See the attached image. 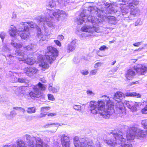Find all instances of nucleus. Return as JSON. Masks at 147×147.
I'll use <instances>...</instances> for the list:
<instances>
[{
  "instance_id": "obj_39",
  "label": "nucleus",
  "mask_w": 147,
  "mask_h": 147,
  "mask_svg": "<svg viewBox=\"0 0 147 147\" xmlns=\"http://www.w3.org/2000/svg\"><path fill=\"white\" fill-rule=\"evenodd\" d=\"M141 112L143 114L147 113V104L144 108L142 109Z\"/></svg>"
},
{
  "instance_id": "obj_46",
  "label": "nucleus",
  "mask_w": 147,
  "mask_h": 147,
  "mask_svg": "<svg viewBox=\"0 0 147 147\" xmlns=\"http://www.w3.org/2000/svg\"><path fill=\"white\" fill-rule=\"evenodd\" d=\"M51 108L49 107H43L41 108V111H43L44 110H49Z\"/></svg>"
},
{
  "instance_id": "obj_33",
  "label": "nucleus",
  "mask_w": 147,
  "mask_h": 147,
  "mask_svg": "<svg viewBox=\"0 0 147 147\" xmlns=\"http://www.w3.org/2000/svg\"><path fill=\"white\" fill-rule=\"evenodd\" d=\"M6 35V34L3 32H2L0 33V38L1 39L3 42H4V39Z\"/></svg>"
},
{
  "instance_id": "obj_62",
  "label": "nucleus",
  "mask_w": 147,
  "mask_h": 147,
  "mask_svg": "<svg viewBox=\"0 0 147 147\" xmlns=\"http://www.w3.org/2000/svg\"><path fill=\"white\" fill-rule=\"evenodd\" d=\"M137 60V59H132L130 60V62L131 63H135Z\"/></svg>"
},
{
  "instance_id": "obj_29",
  "label": "nucleus",
  "mask_w": 147,
  "mask_h": 147,
  "mask_svg": "<svg viewBox=\"0 0 147 147\" xmlns=\"http://www.w3.org/2000/svg\"><path fill=\"white\" fill-rule=\"evenodd\" d=\"M9 35L12 38V39L14 40L16 38V34L15 31L14 30H11L9 31Z\"/></svg>"
},
{
  "instance_id": "obj_47",
  "label": "nucleus",
  "mask_w": 147,
  "mask_h": 147,
  "mask_svg": "<svg viewBox=\"0 0 147 147\" xmlns=\"http://www.w3.org/2000/svg\"><path fill=\"white\" fill-rule=\"evenodd\" d=\"M47 115L48 116H54L56 115V114L54 113L47 112Z\"/></svg>"
},
{
  "instance_id": "obj_20",
  "label": "nucleus",
  "mask_w": 147,
  "mask_h": 147,
  "mask_svg": "<svg viewBox=\"0 0 147 147\" xmlns=\"http://www.w3.org/2000/svg\"><path fill=\"white\" fill-rule=\"evenodd\" d=\"M26 73L30 76L33 74H36L38 72V69L34 67H30L27 68L26 70Z\"/></svg>"
},
{
  "instance_id": "obj_8",
  "label": "nucleus",
  "mask_w": 147,
  "mask_h": 147,
  "mask_svg": "<svg viewBox=\"0 0 147 147\" xmlns=\"http://www.w3.org/2000/svg\"><path fill=\"white\" fill-rule=\"evenodd\" d=\"M15 55L22 57L23 59H26L28 65H32L36 62L35 58L34 56L29 57L27 55L26 52L23 50L17 49L15 51Z\"/></svg>"
},
{
  "instance_id": "obj_24",
  "label": "nucleus",
  "mask_w": 147,
  "mask_h": 147,
  "mask_svg": "<svg viewBox=\"0 0 147 147\" xmlns=\"http://www.w3.org/2000/svg\"><path fill=\"white\" fill-rule=\"evenodd\" d=\"M85 15L83 16H80L79 18L77 19V23L78 25H80L82 24L84 21V17Z\"/></svg>"
},
{
  "instance_id": "obj_5",
  "label": "nucleus",
  "mask_w": 147,
  "mask_h": 147,
  "mask_svg": "<svg viewBox=\"0 0 147 147\" xmlns=\"http://www.w3.org/2000/svg\"><path fill=\"white\" fill-rule=\"evenodd\" d=\"M95 10V7L92 6H89L88 7V11H90V14H92L94 12V14L98 18V19H97L95 16H93L92 15L88 17L86 22H91L93 25H97L99 22V20H100L101 21L102 20L105 16L104 13V11H96Z\"/></svg>"
},
{
  "instance_id": "obj_34",
  "label": "nucleus",
  "mask_w": 147,
  "mask_h": 147,
  "mask_svg": "<svg viewBox=\"0 0 147 147\" xmlns=\"http://www.w3.org/2000/svg\"><path fill=\"white\" fill-rule=\"evenodd\" d=\"M66 1L67 0H56V2L62 6L65 5Z\"/></svg>"
},
{
  "instance_id": "obj_60",
  "label": "nucleus",
  "mask_w": 147,
  "mask_h": 147,
  "mask_svg": "<svg viewBox=\"0 0 147 147\" xmlns=\"http://www.w3.org/2000/svg\"><path fill=\"white\" fill-rule=\"evenodd\" d=\"M5 101V100L4 97L0 96V102H4Z\"/></svg>"
},
{
  "instance_id": "obj_58",
  "label": "nucleus",
  "mask_w": 147,
  "mask_h": 147,
  "mask_svg": "<svg viewBox=\"0 0 147 147\" xmlns=\"http://www.w3.org/2000/svg\"><path fill=\"white\" fill-rule=\"evenodd\" d=\"M7 57L9 58L10 59V60H11L12 58H14L15 57L14 56L12 55L11 54H8L7 55Z\"/></svg>"
},
{
  "instance_id": "obj_11",
  "label": "nucleus",
  "mask_w": 147,
  "mask_h": 147,
  "mask_svg": "<svg viewBox=\"0 0 147 147\" xmlns=\"http://www.w3.org/2000/svg\"><path fill=\"white\" fill-rule=\"evenodd\" d=\"M74 143L75 147H92L90 142H80L78 137L76 136L74 138Z\"/></svg>"
},
{
  "instance_id": "obj_43",
  "label": "nucleus",
  "mask_w": 147,
  "mask_h": 147,
  "mask_svg": "<svg viewBox=\"0 0 147 147\" xmlns=\"http://www.w3.org/2000/svg\"><path fill=\"white\" fill-rule=\"evenodd\" d=\"M47 112H45L44 113H41L40 115L38 116L39 118H41L42 117H45L46 115H47Z\"/></svg>"
},
{
  "instance_id": "obj_18",
  "label": "nucleus",
  "mask_w": 147,
  "mask_h": 147,
  "mask_svg": "<svg viewBox=\"0 0 147 147\" xmlns=\"http://www.w3.org/2000/svg\"><path fill=\"white\" fill-rule=\"evenodd\" d=\"M146 132L142 130H138L135 131V135L137 138H144L146 136Z\"/></svg>"
},
{
  "instance_id": "obj_37",
  "label": "nucleus",
  "mask_w": 147,
  "mask_h": 147,
  "mask_svg": "<svg viewBox=\"0 0 147 147\" xmlns=\"http://www.w3.org/2000/svg\"><path fill=\"white\" fill-rule=\"evenodd\" d=\"M74 109L79 111L81 110V107L80 105H75L74 106Z\"/></svg>"
},
{
  "instance_id": "obj_12",
  "label": "nucleus",
  "mask_w": 147,
  "mask_h": 147,
  "mask_svg": "<svg viewBox=\"0 0 147 147\" xmlns=\"http://www.w3.org/2000/svg\"><path fill=\"white\" fill-rule=\"evenodd\" d=\"M81 30L82 31L84 32H86L88 31L89 32L92 34L94 32H98L99 31V28L93 26L92 27L83 26L81 28Z\"/></svg>"
},
{
  "instance_id": "obj_64",
  "label": "nucleus",
  "mask_w": 147,
  "mask_h": 147,
  "mask_svg": "<svg viewBox=\"0 0 147 147\" xmlns=\"http://www.w3.org/2000/svg\"><path fill=\"white\" fill-rule=\"evenodd\" d=\"M42 34V32L41 31L40 32H37V35L38 36H41Z\"/></svg>"
},
{
  "instance_id": "obj_38",
  "label": "nucleus",
  "mask_w": 147,
  "mask_h": 147,
  "mask_svg": "<svg viewBox=\"0 0 147 147\" xmlns=\"http://www.w3.org/2000/svg\"><path fill=\"white\" fill-rule=\"evenodd\" d=\"M141 124L142 125L144 126V128H147V120H144L142 121Z\"/></svg>"
},
{
  "instance_id": "obj_32",
  "label": "nucleus",
  "mask_w": 147,
  "mask_h": 147,
  "mask_svg": "<svg viewBox=\"0 0 147 147\" xmlns=\"http://www.w3.org/2000/svg\"><path fill=\"white\" fill-rule=\"evenodd\" d=\"M11 44L15 48H19L21 47V45L20 44L15 42L13 40H12Z\"/></svg>"
},
{
  "instance_id": "obj_55",
  "label": "nucleus",
  "mask_w": 147,
  "mask_h": 147,
  "mask_svg": "<svg viewBox=\"0 0 147 147\" xmlns=\"http://www.w3.org/2000/svg\"><path fill=\"white\" fill-rule=\"evenodd\" d=\"M141 103L140 102H135L134 106L136 108H137V107L139 106V105H140Z\"/></svg>"
},
{
  "instance_id": "obj_27",
  "label": "nucleus",
  "mask_w": 147,
  "mask_h": 147,
  "mask_svg": "<svg viewBox=\"0 0 147 147\" xmlns=\"http://www.w3.org/2000/svg\"><path fill=\"white\" fill-rule=\"evenodd\" d=\"M27 23L32 28H35L38 26L37 24L32 21L28 22Z\"/></svg>"
},
{
  "instance_id": "obj_30",
  "label": "nucleus",
  "mask_w": 147,
  "mask_h": 147,
  "mask_svg": "<svg viewBox=\"0 0 147 147\" xmlns=\"http://www.w3.org/2000/svg\"><path fill=\"white\" fill-rule=\"evenodd\" d=\"M121 10L122 15L123 16L126 14L128 12V9L123 7L121 8Z\"/></svg>"
},
{
  "instance_id": "obj_25",
  "label": "nucleus",
  "mask_w": 147,
  "mask_h": 147,
  "mask_svg": "<svg viewBox=\"0 0 147 147\" xmlns=\"http://www.w3.org/2000/svg\"><path fill=\"white\" fill-rule=\"evenodd\" d=\"M36 111V107H33L28 108L26 111L28 113H35Z\"/></svg>"
},
{
  "instance_id": "obj_9",
  "label": "nucleus",
  "mask_w": 147,
  "mask_h": 147,
  "mask_svg": "<svg viewBox=\"0 0 147 147\" xmlns=\"http://www.w3.org/2000/svg\"><path fill=\"white\" fill-rule=\"evenodd\" d=\"M22 27L19 29L18 34L21 39H26L29 38L30 35L29 28L28 26L24 23H23Z\"/></svg>"
},
{
  "instance_id": "obj_48",
  "label": "nucleus",
  "mask_w": 147,
  "mask_h": 147,
  "mask_svg": "<svg viewBox=\"0 0 147 147\" xmlns=\"http://www.w3.org/2000/svg\"><path fill=\"white\" fill-rule=\"evenodd\" d=\"M142 43V42H138L133 43V45L134 47H138L140 45L141 43Z\"/></svg>"
},
{
  "instance_id": "obj_4",
  "label": "nucleus",
  "mask_w": 147,
  "mask_h": 147,
  "mask_svg": "<svg viewBox=\"0 0 147 147\" xmlns=\"http://www.w3.org/2000/svg\"><path fill=\"white\" fill-rule=\"evenodd\" d=\"M123 133L121 132L113 134V136L115 140V141L113 139L106 140V142L109 146L113 147L117 144H120L121 147H131L129 143L123 138Z\"/></svg>"
},
{
  "instance_id": "obj_26",
  "label": "nucleus",
  "mask_w": 147,
  "mask_h": 147,
  "mask_svg": "<svg viewBox=\"0 0 147 147\" xmlns=\"http://www.w3.org/2000/svg\"><path fill=\"white\" fill-rule=\"evenodd\" d=\"M23 47L26 50V51H25L26 54L27 55V54L26 53V51L32 50L34 48V45L33 44H31L28 45H25V46H24Z\"/></svg>"
},
{
  "instance_id": "obj_51",
  "label": "nucleus",
  "mask_w": 147,
  "mask_h": 147,
  "mask_svg": "<svg viewBox=\"0 0 147 147\" xmlns=\"http://www.w3.org/2000/svg\"><path fill=\"white\" fill-rule=\"evenodd\" d=\"M138 81H136L135 82H130L129 84V85L130 86H131L132 85L136 84L138 83Z\"/></svg>"
},
{
  "instance_id": "obj_40",
  "label": "nucleus",
  "mask_w": 147,
  "mask_h": 147,
  "mask_svg": "<svg viewBox=\"0 0 147 147\" xmlns=\"http://www.w3.org/2000/svg\"><path fill=\"white\" fill-rule=\"evenodd\" d=\"M48 99L49 100L53 101L55 100L54 96L51 94H48L47 95Z\"/></svg>"
},
{
  "instance_id": "obj_54",
  "label": "nucleus",
  "mask_w": 147,
  "mask_h": 147,
  "mask_svg": "<svg viewBox=\"0 0 147 147\" xmlns=\"http://www.w3.org/2000/svg\"><path fill=\"white\" fill-rule=\"evenodd\" d=\"M140 19H138L136 21L135 24V26H136L139 25H140Z\"/></svg>"
},
{
  "instance_id": "obj_13",
  "label": "nucleus",
  "mask_w": 147,
  "mask_h": 147,
  "mask_svg": "<svg viewBox=\"0 0 147 147\" xmlns=\"http://www.w3.org/2000/svg\"><path fill=\"white\" fill-rule=\"evenodd\" d=\"M61 140L63 147H69L70 141L68 136L62 135L61 137Z\"/></svg>"
},
{
  "instance_id": "obj_3",
  "label": "nucleus",
  "mask_w": 147,
  "mask_h": 147,
  "mask_svg": "<svg viewBox=\"0 0 147 147\" xmlns=\"http://www.w3.org/2000/svg\"><path fill=\"white\" fill-rule=\"evenodd\" d=\"M48 54L46 55L45 58L46 61H42L39 63V66L41 67L42 70L45 71L49 67V64H51L58 57L59 51L55 48L51 46L47 48Z\"/></svg>"
},
{
  "instance_id": "obj_56",
  "label": "nucleus",
  "mask_w": 147,
  "mask_h": 147,
  "mask_svg": "<svg viewBox=\"0 0 147 147\" xmlns=\"http://www.w3.org/2000/svg\"><path fill=\"white\" fill-rule=\"evenodd\" d=\"M64 36L62 35H59L58 36L57 38L59 40H62L64 38Z\"/></svg>"
},
{
  "instance_id": "obj_14",
  "label": "nucleus",
  "mask_w": 147,
  "mask_h": 147,
  "mask_svg": "<svg viewBox=\"0 0 147 147\" xmlns=\"http://www.w3.org/2000/svg\"><path fill=\"white\" fill-rule=\"evenodd\" d=\"M77 40H73L68 45L67 48V52L70 53L74 50L76 47H77L78 43Z\"/></svg>"
},
{
  "instance_id": "obj_53",
  "label": "nucleus",
  "mask_w": 147,
  "mask_h": 147,
  "mask_svg": "<svg viewBox=\"0 0 147 147\" xmlns=\"http://www.w3.org/2000/svg\"><path fill=\"white\" fill-rule=\"evenodd\" d=\"M96 72H97L96 70L94 69V70L91 71L90 73V74L92 75H95L96 73Z\"/></svg>"
},
{
  "instance_id": "obj_63",
  "label": "nucleus",
  "mask_w": 147,
  "mask_h": 147,
  "mask_svg": "<svg viewBox=\"0 0 147 147\" xmlns=\"http://www.w3.org/2000/svg\"><path fill=\"white\" fill-rule=\"evenodd\" d=\"M35 28L36 29L37 32H40L41 31V28L38 26Z\"/></svg>"
},
{
  "instance_id": "obj_2",
  "label": "nucleus",
  "mask_w": 147,
  "mask_h": 147,
  "mask_svg": "<svg viewBox=\"0 0 147 147\" xmlns=\"http://www.w3.org/2000/svg\"><path fill=\"white\" fill-rule=\"evenodd\" d=\"M47 11L45 14V18L38 16L35 18V19L37 21L38 24L42 23L43 27L45 28V24L49 27L53 26L54 19L59 20L60 18L62 20H65L67 17V15L65 11L63 10L57 9L53 12L52 10L47 9Z\"/></svg>"
},
{
  "instance_id": "obj_36",
  "label": "nucleus",
  "mask_w": 147,
  "mask_h": 147,
  "mask_svg": "<svg viewBox=\"0 0 147 147\" xmlns=\"http://www.w3.org/2000/svg\"><path fill=\"white\" fill-rule=\"evenodd\" d=\"M108 49V47L104 45L101 46L99 48V50L100 51H104Z\"/></svg>"
},
{
  "instance_id": "obj_31",
  "label": "nucleus",
  "mask_w": 147,
  "mask_h": 147,
  "mask_svg": "<svg viewBox=\"0 0 147 147\" xmlns=\"http://www.w3.org/2000/svg\"><path fill=\"white\" fill-rule=\"evenodd\" d=\"M10 76V81L12 82H18V78L14 76V75L12 76L11 75Z\"/></svg>"
},
{
  "instance_id": "obj_57",
  "label": "nucleus",
  "mask_w": 147,
  "mask_h": 147,
  "mask_svg": "<svg viewBox=\"0 0 147 147\" xmlns=\"http://www.w3.org/2000/svg\"><path fill=\"white\" fill-rule=\"evenodd\" d=\"M87 94L89 95H91L93 93L92 91L91 90H88L87 91Z\"/></svg>"
},
{
  "instance_id": "obj_10",
  "label": "nucleus",
  "mask_w": 147,
  "mask_h": 147,
  "mask_svg": "<svg viewBox=\"0 0 147 147\" xmlns=\"http://www.w3.org/2000/svg\"><path fill=\"white\" fill-rule=\"evenodd\" d=\"M133 69L137 73L143 75L147 73V65L139 64L134 65Z\"/></svg>"
},
{
  "instance_id": "obj_7",
  "label": "nucleus",
  "mask_w": 147,
  "mask_h": 147,
  "mask_svg": "<svg viewBox=\"0 0 147 147\" xmlns=\"http://www.w3.org/2000/svg\"><path fill=\"white\" fill-rule=\"evenodd\" d=\"M30 87L32 88L34 91H31L29 92V95L30 97L37 98L43 97V94L42 91L46 89V88L43 84L40 82H39L36 86L32 84L30 86Z\"/></svg>"
},
{
  "instance_id": "obj_44",
  "label": "nucleus",
  "mask_w": 147,
  "mask_h": 147,
  "mask_svg": "<svg viewBox=\"0 0 147 147\" xmlns=\"http://www.w3.org/2000/svg\"><path fill=\"white\" fill-rule=\"evenodd\" d=\"M58 124L57 123H48V124H47L46 125H45V126H44V127L45 128H48V127H50V125H58Z\"/></svg>"
},
{
  "instance_id": "obj_1",
  "label": "nucleus",
  "mask_w": 147,
  "mask_h": 147,
  "mask_svg": "<svg viewBox=\"0 0 147 147\" xmlns=\"http://www.w3.org/2000/svg\"><path fill=\"white\" fill-rule=\"evenodd\" d=\"M124 94L120 91L117 92L114 94V97L109 98L105 95L102 96L105 99L99 100L97 102L94 100L91 101L89 103L90 111L91 113L96 114L98 113L100 115L105 119H108L115 112L114 106L115 101L121 102L123 97H125Z\"/></svg>"
},
{
  "instance_id": "obj_17",
  "label": "nucleus",
  "mask_w": 147,
  "mask_h": 147,
  "mask_svg": "<svg viewBox=\"0 0 147 147\" xmlns=\"http://www.w3.org/2000/svg\"><path fill=\"white\" fill-rule=\"evenodd\" d=\"M26 142L28 144V146L34 147V142L33 138L30 135L26 134L25 136Z\"/></svg>"
},
{
  "instance_id": "obj_45",
  "label": "nucleus",
  "mask_w": 147,
  "mask_h": 147,
  "mask_svg": "<svg viewBox=\"0 0 147 147\" xmlns=\"http://www.w3.org/2000/svg\"><path fill=\"white\" fill-rule=\"evenodd\" d=\"M54 42L58 46L60 47L61 46V43L60 42L57 40H55L54 41Z\"/></svg>"
},
{
  "instance_id": "obj_61",
  "label": "nucleus",
  "mask_w": 147,
  "mask_h": 147,
  "mask_svg": "<svg viewBox=\"0 0 147 147\" xmlns=\"http://www.w3.org/2000/svg\"><path fill=\"white\" fill-rule=\"evenodd\" d=\"M16 17V15L15 12L13 11L12 13V18L13 19H15Z\"/></svg>"
},
{
  "instance_id": "obj_50",
  "label": "nucleus",
  "mask_w": 147,
  "mask_h": 147,
  "mask_svg": "<svg viewBox=\"0 0 147 147\" xmlns=\"http://www.w3.org/2000/svg\"><path fill=\"white\" fill-rule=\"evenodd\" d=\"M16 114V112L15 111H11L9 115L13 117V116L15 115Z\"/></svg>"
},
{
  "instance_id": "obj_59",
  "label": "nucleus",
  "mask_w": 147,
  "mask_h": 147,
  "mask_svg": "<svg viewBox=\"0 0 147 147\" xmlns=\"http://www.w3.org/2000/svg\"><path fill=\"white\" fill-rule=\"evenodd\" d=\"M118 68L117 66L114 67L112 69V72H116L118 70Z\"/></svg>"
},
{
  "instance_id": "obj_52",
  "label": "nucleus",
  "mask_w": 147,
  "mask_h": 147,
  "mask_svg": "<svg viewBox=\"0 0 147 147\" xmlns=\"http://www.w3.org/2000/svg\"><path fill=\"white\" fill-rule=\"evenodd\" d=\"M101 65V63L100 62H97L95 64L94 67L95 68H97L98 67L100 66Z\"/></svg>"
},
{
  "instance_id": "obj_6",
  "label": "nucleus",
  "mask_w": 147,
  "mask_h": 147,
  "mask_svg": "<svg viewBox=\"0 0 147 147\" xmlns=\"http://www.w3.org/2000/svg\"><path fill=\"white\" fill-rule=\"evenodd\" d=\"M132 103H133L132 101L124 100L121 102H116L115 106L117 112L120 114H124L126 113V108L125 106L130 109L132 112L137 111V108L134 105L131 104Z\"/></svg>"
},
{
  "instance_id": "obj_21",
  "label": "nucleus",
  "mask_w": 147,
  "mask_h": 147,
  "mask_svg": "<svg viewBox=\"0 0 147 147\" xmlns=\"http://www.w3.org/2000/svg\"><path fill=\"white\" fill-rule=\"evenodd\" d=\"M139 1L138 0H128L127 2L128 8H132L138 5Z\"/></svg>"
},
{
  "instance_id": "obj_22",
  "label": "nucleus",
  "mask_w": 147,
  "mask_h": 147,
  "mask_svg": "<svg viewBox=\"0 0 147 147\" xmlns=\"http://www.w3.org/2000/svg\"><path fill=\"white\" fill-rule=\"evenodd\" d=\"M130 9V14L131 16L134 17L136 15L138 14L140 12L139 9L135 7L132 8H129Z\"/></svg>"
},
{
  "instance_id": "obj_28",
  "label": "nucleus",
  "mask_w": 147,
  "mask_h": 147,
  "mask_svg": "<svg viewBox=\"0 0 147 147\" xmlns=\"http://www.w3.org/2000/svg\"><path fill=\"white\" fill-rule=\"evenodd\" d=\"M55 0H51L49 1L48 5L51 8L54 7L56 6Z\"/></svg>"
},
{
  "instance_id": "obj_16",
  "label": "nucleus",
  "mask_w": 147,
  "mask_h": 147,
  "mask_svg": "<svg viewBox=\"0 0 147 147\" xmlns=\"http://www.w3.org/2000/svg\"><path fill=\"white\" fill-rule=\"evenodd\" d=\"M125 77L127 80H131L136 75V73L131 69H129L127 70L125 74Z\"/></svg>"
},
{
  "instance_id": "obj_19",
  "label": "nucleus",
  "mask_w": 147,
  "mask_h": 147,
  "mask_svg": "<svg viewBox=\"0 0 147 147\" xmlns=\"http://www.w3.org/2000/svg\"><path fill=\"white\" fill-rule=\"evenodd\" d=\"M16 145L13 144V147H27V144L22 140L18 139L16 142Z\"/></svg>"
},
{
  "instance_id": "obj_41",
  "label": "nucleus",
  "mask_w": 147,
  "mask_h": 147,
  "mask_svg": "<svg viewBox=\"0 0 147 147\" xmlns=\"http://www.w3.org/2000/svg\"><path fill=\"white\" fill-rule=\"evenodd\" d=\"M80 72L84 76L86 75L89 73V72L87 70H80Z\"/></svg>"
},
{
  "instance_id": "obj_23",
  "label": "nucleus",
  "mask_w": 147,
  "mask_h": 147,
  "mask_svg": "<svg viewBox=\"0 0 147 147\" xmlns=\"http://www.w3.org/2000/svg\"><path fill=\"white\" fill-rule=\"evenodd\" d=\"M125 95L126 97L136 96L137 98H140L141 96V95L140 94L136 92H127L125 93Z\"/></svg>"
},
{
  "instance_id": "obj_35",
  "label": "nucleus",
  "mask_w": 147,
  "mask_h": 147,
  "mask_svg": "<svg viewBox=\"0 0 147 147\" xmlns=\"http://www.w3.org/2000/svg\"><path fill=\"white\" fill-rule=\"evenodd\" d=\"M49 89L50 91H51L53 92H57V90L55 88L53 87L50 85L49 86Z\"/></svg>"
},
{
  "instance_id": "obj_15",
  "label": "nucleus",
  "mask_w": 147,
  "mask_h": 147,
  "mask_svg": "<svg viewBox=\"0 0 147 147\" xmlns=\"http://www.w3.org/2000/svg\"><path fill=\"white\" fill-rule=\"evenodd\" d=\"M35 140V147H49L48 145L44 142L40 138H36Z\"/></svg>"
},
{
  "instance_id": "obj_49",
  "label": "nucleus",
  "mask_w": 147,
  "mask_h": 147,
  "mask_svg": "<svg viewBox=\"0 0 147 147\" xmlns=\"http://www.w3.org/2000/svg\"><path fill=\"white\" fill-rule=\"evenodd\" d=\"M73 61L75 63H78L80 61L77 57H74L73 59Z\"/></svg>"
},
{
  "instance_id": "obj_42",
  "label": "nucleus",
  "mask_w": 147,
  "mask_h": 147,
  "mask_svg": "<svg viewBox=\"0 0 147 147\" xmlns=\"http://www.w3.org/2000/svg\"><path fill=\"white\" fill-rule=\"evenodd\" d=\"M18 82L20 83H25L26 82V80L24 78H18Z\"/></svg>"
}]
</instances>
